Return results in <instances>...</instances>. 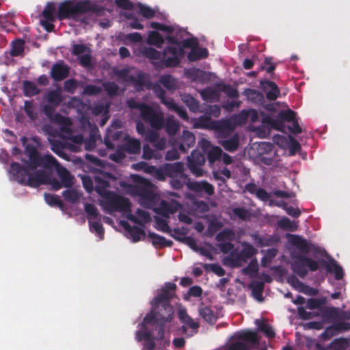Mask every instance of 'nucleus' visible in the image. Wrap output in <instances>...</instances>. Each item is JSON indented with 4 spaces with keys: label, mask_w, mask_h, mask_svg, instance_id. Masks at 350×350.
<instances>
[{
    "label": "nucleus",
    "mask_w": 350,
    "mask_h": 350,
    "mask_svg": "<svg viewBox=\"0 0 350 350\" xmlns=\"http://www.w3.org/2000/svg\"><path fill=\"white\" fill-rule=\"evenodd\" d=\"M174 283H167L151 301L152 310L136 332L135 338L144 341L143 350H165L170 344L168 332L175 327L174 310L168 301L174 295Z\"/></svg>",
    "instance_id": "nucleus-1"
},
{
    "label": "nucleus",
    "mask_w": 350,
    "mask_h": 350,
    "mask_svg": "<svg viewBox=\"0 0 350 350\" xmlns=\"http://www.w3.org/2000/svg\"><path fill=\"white\" fill-rule=\"evenodd\" d=\"M25 153L29 163L24 167L16 163L11 165L10 172L16 180L31 187L49 184L55 190L72 185V177L70 173L59 166L51 155L38 156L36 149L29 146L26 148Z\"/></svg>",
    "instance_id": "nucleus-2"
},
{
    "label": "nucleus",
    "mask_w": 350,
    "mask_h": 350,
    "mask_svg": "<svg viewBox=\"0 0 350 350\" xmlns=\"http://www.w3.org/2000/svg\"><path fill=\"white\" fill-rule=\"evenodd\" d=\"M109 178L108 174L103 175L102 174L94 177L96 190L102 197L100 205L103 209L108 213L119 211L129 220L141 226L147 223L150 219L147 212L137 208L133 213L132 206L126 198L109 192L106 189L109 186V181L107 180Z\"/></svg>",
    "instance_id": "nucleus-3"
},
{
    "label": "nucleus",
    "mask_w": 350,
    "mask_h": 350,
    "mask_svg": "<svg viewBox=\"0 0 350 350\" xmlns=\"http://www.w3.org/2000/svg\"><path fill=\"white\" fill-rule=\"evenodd\" d=\"M132 178L135 184L126 185L124 190L131 196H137L141 205L146 208H153L165 217H168L178 210L179 204L175 201H161L157 206L159 196L154 191L153 185L148 180L136 175H133Z\"/></svg>",
    "instance_id": "nucleus-4"
},
{
    "label": "nucleus",
    "mask_w": 350,
    "mask_h": 350,
    "mask_svg": "<svg viewBox=\"0 0 350 350\" xmlns=\"http://www.w3.org/2000/svg\"><path fill=\"white\" fill-rule=\"evenodd\" d=\"M150 27L153 29L166 32V39L169 42V46L166 47L162 53L152 47L142 46L139 53L150 59L157 67L176 66L180 62V59L183 55L180 44L178 43V39L174 38V29L171 26L152 22Z\"/></svg>",
    "instance_id": "nucleus-5"
},
{
    "label": "nucleus",
    "mask_w": 350,
    "mask_h": 350,
    "mask_svg": "<svg viewBox=\"0 0 350 350\" xmlns=\"http://www.w3.org/2000/svg\"><path fill=\"white\" fill-rule=\"evenodd\" d=\"M184 165L180 162L172 164H165L159 168L150 166L148 168V174H150L159 180H164L166 176L172 178L171 185L175 189L180 188L183 183H187L191 190L202 194L205 193L212 195L214 193L213 187L205 181L187 182V178L183 173Z\"/></svg>",
    "instance_id": "nucleus-6"
},
{
    "label": "nucleus",
    "mask_w": 350,
    "mask_h": 350,
    "mask_svg": "<svg viewBox=\"0 0 350 350\" xmlns=\"http://www.w3.org/2000/svg\"><path fill=\"white\" fill-rule=\"evenodd\" d=\"M91 9V5L88 1L73 3L70 1H64L58 7V11L53 3H48L42 11L43 19L40 23L48 31L53 29L52 23L56 19L72 18L78 20L80 16Z\"/></svg>",
    "instance_id": "nucleus-7"
},
{
    "label": "nucleus",
    "mask_w": 350,
    "mask_h": 350,
    "mask_svg": "<svg viewBox=\"0 0 350 350\" xmlns=\"http://www.w3.org/2000/svg\"><path fill=\"white\" fill-rule=\"evenodd\" d=\"M259 337L255 332L243 331L236 334L225 350H254L258 344Z\"/></svg>",
    "instance_id": "nucleus-8"
},
{
    "label": "nucleus",
    "mask_w": 350,
    "mask_h": 350,
    "mask_svg": "<svg viewBox=\"0 0 350 350\" xmlns=\"http://www.w3.org/2000/svg\"><path fill=\"white\" fill-rule=\"evenodd\" d=\"M128 105L131 109H137L139 111L142 118L148 122L154 129H161L163 125L161 113L156 109L138 104L134 100H129Z\"/></svg>",
    "instance_id": "nucleus-9"
},
{
    "label": "nucleus",
    "mask_w": 350,
    "mask_h": 350,
    "mask_svg": "<svg viewBox=\"0 0 350 350\" xmlns=\"http://www.w3.org/2000/svg\"><path fill=\"white\" fill-rule=\"evenodd\" d=\"M44 111L46 115L53 122L61 126V130L62 132H65L69 135L68 137L64 136V137H68L72 142L81 144L83 142V137L81 135H73L70 134V120L66 117L60 116L59 114L52 115V110L47 106L44 107Z\"/></svg>",
    "instance_id": "nucleus-10"
},
{
    "label": "nucleus",
    "mask_w": 350,
    "mask_h": 350,
    "mask_svg": "<svg viewBox=\"0 0 350 350\" xmlns=\"http://www.w3.org/2000/svg\"><path fill=\"white\" fill-rule=\"evenodd\" d=\"M85 211L87 214L90 231L98 236L100 240L103 239L104 237V230L102 225L100 224V215L96 207L92 204H85Z\"/></svg>",
    "instance_id": "nucleus-11"
},
{
    "label": "nucleus",
    "mask_w": 350,
    "mask_h": 350,
    "mask_svg": "<svg viewBox=\"0 0 350 350\" xmlns=\"http://www.w3.org/2000/svg\"><path fill=\"white\" fill-rule=\"evenodd\" d=\"M292 267L295 273L301 277H304L308 273L306 268L312 271H316L319 267V263L312 258L299 256L295 259Z\"/></svg>",
    "instance_id": "nucleus-12"
},
{
    "label": "nucleus",
    "mask_w": 350,
    "mask_h": 350,
    "mask_svg": "<svg viewBox=\"0 0 350 350\" xmlns=\"http://www.w3.org/2000/svg\"><path fill=\"white\" fill-rule=\"evenodd\" d=\"M178 43L180 44L182 51L184 52L185 47H189L191 49V52L188 55V58L190 61H195L208 55V51L204 48H198L197 46V40L196 39H189L185 40L183 43L180 42L178 40ZM185 54V53H183ZM183 55L182 57H183Z\"/></svg>",
    "instance_id": "nucleus-13"
},
{
    "label": "nucleus",
    "mask_w": 350,
    "mask_h": 350,
    "mask_svg": "<svg viewBox=\"0 0 350 350\" xmlns=\"http://www.w3.org/2000/svg\"><path fill=\"white\" fill-rule=\"evenodd\" d=\"M234 234L230 230H225L217 236L219 250L225 254H230L232 258L234 257V250L230 241L234 238Z\"/></svg>",
    "instance_id": "nucleus-14"
},
{
    "label": "nucleus",
    "mask_w": 350,
    "mask_h": 350,
    "mask_svg": "<svg viewBox=\"0 0 350 350\" xmlns=\"http://www.w3.org/2000/svg\"><path fill=\"white\" fill-rule=\"evenodd\" d=\"M120 76L123 81L128 83L133 84L137 90L144 81V75L133 68L122 70Z\"/></svg>",
    "instance_id": "nucleus-15"
},
{
    "label": "nucleus",
    "mask_w": 350,
    "mask_h": 350,
    "mask_svg": "<svg viewBox=\"0 0 350 350\" xmlns=\"http://www.w3.org/2000/svg\"><path fill=\"white\" fill-rule=\"evenodd\" d=\"M205 158L204 154L198 151H193L190 157H188V166L191 172L196 176H202L203 170L201 166L204 165Z\"/></svg>",
    "instance_id": "nucleus-16"
},
{
    "label": "nucleus",
    "mask_w": 350,
    "mask_h": 350,
    "mask_svg": "<svg viewBox=\"0 0 350 350\" xmlns=\"http://www.w3.org/2000/svg\"><path fill=\"white\" fill-rule=\"evenodd\" d=\"M154 92L157 96L161 98V102L165 105L169 109L175 111L178 116L183 119L187 120L186 111L183 108L178 107L173 100L171 98H167L163 95V91L160 87L156 86L154 88Z\"/></svg>",
    "instance_id": "nucleus-17"
},
{
    "label": "nucleus",
    "mask_w": 350,
    "mask_h": 350,
    "mask_svg": "<svg viewBox=\"0 0 350 350\" xmlns=\"http://www.w3.org/2000/svg\"><path fill=\"white\" fill-rule=\"evenodd\" d=\"M199 314L206 322L213 324L221 315V310L216 306H202L199 309Z\"/></svg>",
    "instance_id": "nucleus-18"
},
{
    "label": "nucleus",
    "mask_w": 350,
    "mask_h": 350,
    "mask_svg": "<svg viewBox=\"0 0 350 350\" xmlns=\"http://www.w3.org/2000/svg\"><path fill=\"white\" fill-rule=\"evenodd\" d=\"M72 53L80 59L81 64L85 66H89L91 62L90 51L88 47L83 44H75L72 47Z\"/></svg>",
    "instance_id": "nucleus-19"
},
{
    "label": "nucleus",
    "mask_w": 350,
    "mask_h": 350,
    "mask_svg": "<svg viewBox=\"0 0 350 350\" xmlns=\"http://www.w3.org/2000/svg\"><path fill=\"white\" fill-rule=\"evenodd\" d=\"M177 312L180 321L184 324L183 329L185 332V326H187L192 329L196 330L199 325L193 319H191L187 313L186 309L181 306L177 308Z\"/></svg>",
    "instance_id": "nucleus-20"
},
{
    "label": "nucleus",
    "mask_w": 350,
    "mask_h": 350,
    "mask_svg": "<svg viewBox=\"0 0 350 350\" xmlns=\"http://www.w3.org/2000/svg\"><path fill=\"white\" fill-rule=\"evenodd\" d=\"M140 142L136 139L130 137L128 135H124V145L122 149L129 153L135 154L140 150Z\"/></svg>",
    "instance_id": "nucleus-21"
},
{
    "label": "nucleus",
    "mask_w": 350,
    "mask_h": 350,
    "mask_svg": "<svg viewBox=\"0 0 350 350\" xmlns=\"http://www.w3.org/2000/svg\"><path fill=\"white\" fill-rule=\"evenodd\" d=\"M68 67L62 64L57 63L55 64L51 69V76L56 81H60L67 77L68 74Z\"/></svg>",
    "instance_id": "nucleus-22"
},
{
    "label": "nucleus",
    "mask_w": 350,
    "mask_h": 350,
    "mask_svg": "<svg viewBox=\"0 0 350 350\" xmlns=\"http://www.w3.org/2000/svg\"><path fill=\"white\" fill-rule=\"evenodd\" d=\"M194 143V135L191 132L185 131L181 136L178 147L182 152H185L187 148L193 146Z\"/></svg>",
    "instance_id": "nucleus-23"
},
{
    "label": "nucleus",
    "mask_w": 350,
    "mask_h": 350,
    "mask_svg": "<svg viewBox=\"0 0 350 350\" xmlns=\"http://www.w3.org/2000/svg\"><path fill=\"white\" fill-rule=\"evenodd\" d=\"M273 145L267 142H261L258 144V152L261 155V160L267 165L272 164L271 157L264 156L265 153L272 155Z\"/></svg>",
    "instance_id": "nucleus-24"
},
{
    "label": "nucleus",
    "mask_w": 350,
    "mask_h": 350,
    "mask_svg": "<svg viewBox=\"0 0 350 350\" xmlns=\"http://www.w3.org/2000/svg\"><path fill=\"white\" fill-rule=\"evenodd\" d=\"M81 122L83 126L84 131H85L86 129L88 128L91 132L90 139L89 140V142H86V141L85 142L86 149H90V148H92L93 144L95 141L96 132L97 129H96V127L94 126H92L90 123V122L87 120V118L85 117L81 118Z\"/></svg>",
    "instance_id": "nucleus-25"
},
{
    "label": "nucleus",
    "mask_w": 350,
    "mask_h": 350,
    "mask_svg": "<svg viewBox=\"0 0 350 350\" xmlns=\"http://www.w3.org/2000/svg\"><path fill=\"white\" fill-rule=\"evenodd\" d=\"M165 39L162 35H161L157 31H150L148 33L147 36V44L149 45H153L157 48H161L164 44Z\"/></svg>",
    "instance_id": "nucleus-26"
},
{
    "label": "nucleus",
    "mask_w": 350,
    "mask_h": 350,
    "mask_svg": "<svg viewBox=\"0 0 350 350\" xmlns=\"http://www.w3.org/2000/svg\"><path fill=\"white\" fill-rule=\"evenodd\" d=\"M124 227L126 230V236L130 239L133 242L139 241L144 236V232L139 227L131 228L127 224H124Z\"/></svg>",
    "instance_id": "nucleus-27"
},
{
    "label": "nucleus",
    "mask_w": 350,
    "mask_h": 350,
    "mask_svg": "<svg viewBox=\"0 0 350 350\" xmlns=\"http://www.w3.org/2000/svg\"><path fill=\"white\" fill-rule=\"evenodd\" d=\"M146 139L152 143L157 149L162 150L165 146V139L163 137L159 138L156 132H148L146 135Z\"/></svg>",
    "instance_id": "nucleus-28"
},
{
    "label": "nucleus",
    "mask_w": 350,
    "mask_h": 350,
    "mask_svg": "<svg viewBox=\"0 0 350 350\" xmlns=\"http://www.w3.org/2000/svg\"><path fill=\"white\" fill-rule=\"evenodd\" d=\"M287 238L289 243L294 245L301 252H308L309 249L308 245L304 239H301L300 237L293 234H288Z\"/></svg>",
    "instance_id": "nucleus-29"
},
{
    "label": "nucleus",
    "mask_w": 350,
    "mask_h": 350,
    "mask_svg": "<svg viewBox=\"0 0 350 350\" xmlns=\"http://www.w3.org/2000/svg\"><path fill=\"white\" fill-rule=\"evenodd\" d=\"M268 99L273 100L280 96V90L276 85L271 81H267L264 85Z\"/></svg>",
    "instance_id": "nucleus-30"
},
{
    "label": "nucleus",
    "mask_w": 350,
    "mask_h": 350,
    "mask_svg": "<svg viewBox=\"0 0 350 350\" xmlns=\"http://www.w3.org/2000/svg\"><path fill=\"white\" fill-rule=\"evenodd\" d=\"M116 3L119 7H121L126 10L122 13L126 18H131L134 17V13L132 12L135 5H133L129 0H116Z\"/></svg>",
    "instance_id": "nucleus-31"
},
{
    "label": "nucleus",
    "mask_w": 350,
    "mask_h": 350,
    "mask_svg": "<svg viewBox=\"0 0 350 350\" xmlns=\"http://www.w3.org/2000/svg\"><path fill=\"white\" fill-rule=\"evenodd\" d=\"M255 324L268 338H273L275 336V332L273 327L264 320L256 319Z\"/></svg>",
    "instance_id": "nucleus-32"
},
{
    "label": "nucleus",
    "mask_w": 350,
    "mask_h": 350,
    "mask_svg": "<svg viewBox=\"0 0 350 350\" xmlns=\"http://www.w3.org/2000/svg\"><path fill=\"white\" fill-rule=\"evenodd\" d=\"M64 199L70 202H77L81 198V192L77 189H70L63 193Z\"/></svg>",
    "instance_id": "nucleus-33"
},
{
    "label": "nucleus",
    "mask_w": 350,
    "mask_h": 350,
    "mask_svg": "<svg viewBox=\"0 0 350 350\" xmlns=\"http://www.w3.org/2000/svg\"><path fill=\"white\" fill-rule=\"evenodd\" d=\"M108 110H109V105H107V104H105V105L100 104V105H96L93 109V113L95 115L100 114L103 116V118L101 122V125H104L109 118Z\"/></svg>",
    "instance_id": "nucleus-34"
},
{
    "label": "nucleus",
    "mask_w": 350,
    "mask_h": 350,
    "mask_svg": "<svg viewBox=\"0 0 350 350\" xmlns=\"http://www.w3.org/2000/svg\"><path fill=\"white\" fill-rule=\"evenodd\" d=\"M134 12H139V13L146 18H152L154 15V11L152 9L142 4L135 5L132 12L133 13Z\"/></svg>",
    "instance_id": "nucleus-35"
},
{
    "label": "nucleus",
    "mask_w": 350,
    "mask_h": 350,
    "mask_svg": "<svg viewBox=\"0 0 350 350\" xmlns=\"http://www.w3.org/2000/svg\"><path fill=\"white\" fill-rule=\"evenodd\" d=\"M201 96L204 100L215 101L219 98V93L213 88H206L201 92Z\"/></svg>",
    "instance_id": "nucleus-36"
},
{
    "label": "nucleus",
    "mask_w": 350,
    "mask_h": 350,
    "mask_svg": "<svg viewBox=\"0 0 350 350\" xmlns=\"http://www.w3.org/2000/svg\"><path fill=\"white\" fill-rule=\"evenodd\" d=\"M160 83L169 90H174L177 88V81L171 76L165 75L160 78Z\"/></svg>",
    "instance_id": "nucleus-37"
},
{
    "label": "nucleus",
    "mask_w": 350,
    "mask_h": 350,
    "mask_svg": "<svg viewBox=\"0 0 350 350\" xmlns=\"http://www.w3.org/2000/svg\"><path fill=\"white\" fill-rule=\"evenodd\" d=\"M179 129L178 123L172 117L167 118L165 123V130L170 135H174Z\"/></svg>",
    "instance_id": "nucleus-38"
},
{
    "label": "nucleus",
    "mask_w": 350,
    "mask_h": 350,
    "mask_svg": "<svg viewBox=\"0 0 350 350\" xmlns=\"http://www.w3.org/2000/svg\"><path fill=\"white\" fill-rule=\"evenodd\" d=\"M278 226L286 230L295 231L297 229V225L287 217H284L278 221Z\"/></svg>",
    "instance_id": "nucleus-39"
},
{
    "label": "nucleus",
    "mask_w": 350,
    "mask_h": 350,
    "mask_svg": "<svg viewBox=\"0 0 350 350\" xmlns=\"http://www.w3.org/2000/svg\"><path fill=\"white\" fill-rule=\"evenodd\" d=\"M122 135L123 134L120 132L117 131V132L113 133L111 130H109L108 134H107V137L105 139V144H106L107 147L109 148H113L116 146H119L118 144H112L110 142V139L111 138L114 141H118L122 137Z\"/></svg>",
    "instance_id": "nucleus-40"
},
{
    "label": "nucleus",
    "mask_w": 350,
    "mask_h": 350,
    "mask_svg": "<svg viewBox=\"0 0 350 350\" xmlns=\"http://www.w3.org/2000/svg\"><path fill=\"white\" fill-rule=\"evenodd\" d=\"M220 144L226 150L233 151L236 150L238 146V137L237 136H234L228 139L220 142Z\"/></svg>",
    "instance_id": "nucleus-41"
},
{
    "label": "nucleus",
    "mask_w": 350,
    "mask_h": 350,
    "mask_svg": "<svg viewBox=\"0 0 350 350\" xmlns=\"http://www.w3.org/2000/svg\"><path fill=\"white\" fill-rule=\"evenodd\" d=\"M25 94L27 96H32L37 94L39 92L36 85L30 81H25L23 83Z\"/></svg>",
    "instance_id": "nucleus-42"
},
{
    "label": "nucleus",
    "mask_w": 350,
    "mask_h": 350,
    "mask_svg": "<svg viewBox=\"0 0 350 350\" xmlns=\"http://www.w3.org/2000/svg\"><path fill=\"white\" fill-rule=\"evenodd\" d=\"M327 270L335 274L336 279L339 280L343 276V271L342 268L336 263V261H330L327 265Z\"/></svg>",
    "instance_id": "nucleus-43"
},
{
    "label": "nucleus",
    "mask_w": 350,
    "mask_h": 350,
    "mask_svg": "<svg viewBox=\"0 0 350 350\" xmlns=\"http://www.w3.org/2000/svg\"><path fill=\"white\" fill-rule=\"evenodd\" d=\"M255 252L254 248L250 244L243 243L242 250L239 255V260H245V258L252 256Z\"/></svg>",
    "instance_id": "nucleus-44"
},
{
    "label": "nucleus",
    "mask_w": 350,
    "mask_h": 350,
    "mask_svg": "<svg viewBox=\"0 0 350 350\" xmlns=\"http://www.w3.org/2000/svg\"><path fill=\"white\" fill-rule=\"evenodd\" d=\"M349 342L346 339H338L334 341L329 347V350H347Z\"/></svg>",
    "instance_id": "nucleus-45"
},
{
    "label": "nucleus",
    "mask_w": 350,
    "mask_h": 350,
    "mask_svg": "<svg viewBox=\"0 0 350 350\" xmlns=\"http://www.w3.org/2000/svg\"><path fill=\"white\" fill-rule=\"evenodd\" d=\"M210 163H213L221 156V150L219 147L213 146L206 152Z\"/></svg>",
    "instance_id": "nucleus-46"
},
{
    "label": "nucleus",
    "mask_w": 350,
    "mask_h": 350,
    "mask_svg": "<svg viewBox=\"0 0 350 350\" xmlns=\"http://www.w3.org/2000/svg\"><path fill=\"white\" fill-rule=\"evenodd\" d=\"M47 100L52 105H57L60 103L61 92L60 90L52 91L48 93L46 96Z\"/></svg>",
    "instance_id": "nucleus-47"
},
{
    "label": "nucleus",
    "mask_w": 350,
    "mask_h": 350,
    "mask_svg": "<svg viewBox=\"0 0 350 350\" xmlns=\"http://www.w3.org/2000/svg\"><path fill=\"white\" fill-rule=\"evenodd\" d=\"M291 283L292 286L297 291L304 292L305 293H309L312 290L308 287L304 285L302 282L299 281L297 279H291Z\"/></svg>",
    "instance_id": "nucleus-48"
},
{
    "label": "nucleus",
    "mask_w": 350,
    "mask_h": 350,
    "mask_svg": "<svg viewBox=\"0 0 350 350\" xmlns=\"http://www.w3.org/2000/svg\"><path fill=\"white\" fill-rule=\"evenodd\" d=\"M24 49V42L22 40L13 42L11 53L13 56L21 55Z\"/></svg>",
    "instance_id": "nucleus-49"
},
{
    "label": "nucleus",
    "mask_w": 350,
    "mask_h": 350,
    "mask_svg": "<svg viewBox=\"0 0 350 350\" xmlns=\"http://www.w3.org/2000/svg\"><path fill=\"white\" fill-rule=\"evenodd\" d=\"M183 100L192 111H196L198 109V104L193 97L190 96H184L183 97Z\"/></svg>",
    "instance_id": "nucleus-50"
},
{
    "label": "nucleus",
    "mask_w": 350,
    "mask_h": 350,
    "mask_svg": "<svg viewBox=\"0 0 350 350\" xmlns=\"http://www.w3.org/2000/svg\"><path fill=\"white\" fill-rule=\"evenodd\" d=\"M25 109L27 115L31 120H34L37 117V113L32 103L29 101L25 103Z\"/></svg>",
    "instance_id": "nucleus-51"
},
{
    "label": "nucleus",
    "mask_w": 350,
    "mask_h": 350,
    "mask_svg": "<svg viewBox=\"0 0 350 350\" xmlns=\"http://www.w3.org/2000/svg\"><path fill=\"white\" fill-rule=\"evenodd\" d=\"M245 94L248 99L254 102L260 101L262 98V96L258 92L250 89L245 90Z\"/></svg>",
    "instance_id": "nucleus-52"
},
{
    "label": "nucleus",
    "mask_w": 350,
    "mask_h": 350,
    "mask_svg": "<svg viewBox=\"0 0 350 350\" xmlns=\"http://www.w3.org/2000/svg\"><path fill=\"white\" fill-rule=\"evenodd\" d=\"M300 148L299 144L291 136H288V142L286 148H289L291 154H294Z\"/></svg>",
    "instance_id": "nucleus-53"
},
{
    "label": "nucleus",
    "mask_w": 350,
    "mask_h": 350,
    "mask_svg": "<svg viewBox=\"0 0 350 350\" xmlns=\"http://www.w3.org/2000/svg\"><path fill=\"white\" fill-rule=\"evenodd\" d=\"M273 142L279 146L286 148L288 142V136L284 137L279 135H275L273 137Z\"/></svg>",
    "instance_id": "nucleus-54"
},
{
    "label": "nucleus",
    "mask_w": 350,
    "mask_h": 350,
    "mask_svg": "<svg viewBox=\"0 0 350 350\" xmlns=\"http://www.w3.org/2000/svg\"><path fill=\"white\" fill-rule=\"evenodd\" d=\"M103 88L105 90L108 92L110 95H113L118 93V88L117 85H116L113 83H107L105 84H103Z\"/></svg>",
    "instance_id": "nucleus-55"
},
{
    "label": "nucleus",
    "mask_w": 350,
    "mask_h": 350,
    "mask_svg": "<svg viewBox=\"0 0 350 350\" xmlns=\"http://www.w3.org/2000/svg\"><path fill=\"white\" fill-rule=\"evenodd\" d=\"M81 180L86 191L91 192L94 189V183L92 179L89 176H83L81 177Z\"/></svg>",
    "instance_id": "nucleus-56"
},
{
    "label": "nucleus",
    "mask_w": 350,
    "mask_h": 350,
    "mask_svg": "<svg viewBox=\"0 0 350 350\" xmlns=\"http://www.w3.org/2000/svg\"><path fill=\"white\" fill-rule=\"evenodd\" d=\"M101 91V88L96 85H88L85 88L83 93L87 95H94L99 93Z\"/></svg>",
    "instance_id": "nucleus-57"
},
{
    "label": "nucleus",
    "mask_w": 350,
    "mask_h": 350,
    "mask_svg": "<svg viewBox=\"0 0 350 350\" xmlns=\"http://www.w3.org/2000/svg\"><path fill=\"white\" fill-rule=\"evenodd\" d=\"M44 199L46 202L51 206L59 204V199L56 196L52 194H45Z\"/></svg>",
    "instance_id": "nucleus-58"
},
{
    "label": "nucleus",
    "mask_w": 350,
    "mask_h": 350,
    "mask_svg": "<svg viewBox=\"0 0 350 350\" xmlns=\"http://www.w3.org/2000/svg\"><path fill=\"white\" fill-rule=\"evenodd\" d=\"M280 118L287 121H293L295 118V113L290 109L282 111L279 114Z\"/></svg>",
    "instance_id": "nucleus-59"
},
{
    "label": "nucleus",
    "mask_w": 350,
    "mask_h": 350,
    "mask_svg": "<svg viewBox=\"0 0 350 350\" xmlns=\"http://www.w3.org/2000/svg\"><path fill=\"white\" fill-rule=\"evenodd\" d=\"M179 240L182 241L183 243L189 246L192 250L197 251L198 246L194 239L189 237H185L183 238H178Z\"/></svg>",
    "instance_id": "nucleus-60"
},
{
    "label": "nucleus",
    "mask_w": 350,
    "mask_h": 350,
    "mask_svg": "<svg viewBox=\"0 0 350 350\" xmlns=\"http://www.w3.org/2000/svg\"><path fill=\"white\" fill-rule=\"evenodd\" d=\"M324 303V301H321L316 299H310L308 300L306 306L308 308H317L320 307Z\"/></svg>",
    "instance_id": "nucleus-61"
},
{
    "label": "nucleus",
    "mask_w": 350,
    "mask_h": 350,
    "mask_svg": "<svg viewBox=\"0 0 350 350\" xmlns=\"http://www.w3.org/2000/svg\"><path fill=\"white\" fill-rule=\"evenodd\" d=\"M151 237L152 239V243L154 245H159L162 246L167 245V241L163 237L154 234H151Z\"/></svg>",
    "instance_id": "nucleus-62"
},
{
    "label": "nucleus",
    "mask_w": 350,
    "mask_h": 350,
    "mask_svg": "<svg viewBox=\"0 0 350 350\" xmlns=\"http://www.w3.org/2000/svg\"><path fill=\"white\" fill-rule=\"evenodd\" d=\"M233 213L235 216H237L238 217L243 219H247L249 215V214L246 210H245L243 208H240L234 209Z\"/></svg>",
    "instance_id": "nucleus-63"
},
{
    "label": "nucleus",
    "mask_w": 350,
    "mask_h": 350,
    "mask_svg": "<svg viewBox=\"0 0 350 350\" xmlns=\"http://www.w3.org/2000/svg\"><path fill=\"white\" fill-rule=\"evenodd\" d=\"M188 75L191 77H193V79L197 80L198 77L202 78L205 73L199 69H191L188 71Z\"/></svg>",
    "instance_id": "nucleus-64"
}]
</instances>
